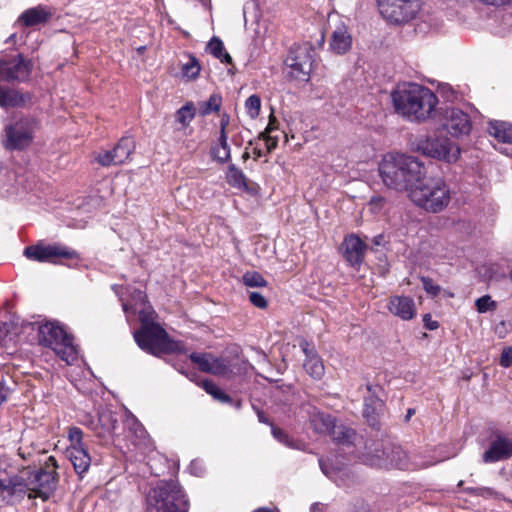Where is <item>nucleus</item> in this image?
Segmentation results:
<instances>
[{
	"label": "nucleus",
	"mask_w": 512,
	"mask_h": 512,
	"mask_svg": "<svg viewBox=\"0 0 512 512\" xmlns=\"http://www.w3.org/2000/svg\"><path fill=\"white\" fill-rule=\"evenodd\" d=\"M253 512H279V511L277 509H269V508L262 507V508H258L256 510H254Z\"/></svg>",
	"instance_id": "obj_59"
},
{
	"label": "nucleus",
	"mask_w": 512,
	"mask_h": 512,
	"mask_svg": "<svg viewBox=\"0 0 512 512\" xmlns=\"http://www.w3.org/2000/svg\"><path fill=\"white\" fill-rule=\"evenodd\" d=\"M70 447L67 449L68 457L75 472L82 476L91 464V457L83 443V431L79 427H71L68 431Z\"/></svg>",
	"instance_id": "obj_14"
},
{
	"label": "nucleus",
	"mask_w": 512,
	"mask_h": 512,
	"mask_svg": "<svg viewBox=\"0 0 512 512\" xmlns=\"http://www.w3.org/2000/svg\"><path fill=\"white\" fill-rule=\"evenodd\" d=\"M227 181L233 187L242 190H248V184L245 174L235 165L229 166L227 172Z\"/></svg>",
	"instance_id": "obj_35"
},
{
	"label": "nucleus",
	"mask_w": 512,
	"mask_h": 512,
	"mask_svg": "<svg viewBox=\"0 0 512 512\" xmlns=\"http://www.w3.org/2000/svg\"><path fill=\"white\" fill-rule=\"evenodd\" d=\"M227 139V134L219 135L218 145L211 150L214 159L220 163H226L230 159V146Z\"/></svg>",
	"instance_id": "obj_34"
},
{
	"label": "nucleus",
	"mask_w": 512,
	"mask_h": 512,
	"mask_svg": "<svg viewBox=\"0 0 512 512\" xmlns=\"http://www.w3.org/2000/svg\"><path fill=\"white\" fill-rule=\"evenodd\" d=\"M396 112L411 122H424L432 117L437 96L427 87L415 83L399 85L392 93Z\"/></svg>",
	"instance_id": "obj_1"
},
{
	"label": "nucleus",
	"mask_w": 512,
	"mask_h": 512,
	"mask_svg": "<svg viewBox=\"0 0 512 512\" xmlns=\"http://www.w3.org/2000/svg\"><path fill=\"white\" fill-rule=\"evenodd\" d=\"M352 46V37L344 23H340L331 35L330 48L336 54L342 55L350 50Z\"/></svg>",
	"instance_id": "obj_24"
},
{
	"label": "nucleus",
	"mask_w": 512,
	"mask_h": 512,
	"mask_svg": "<svg viewBox=\"0 0 512 512\" xmlns=\"http://www.w3.org/2000/svg\"><path fill=\"white\" fill-rule=\"evenodd\" d=\"M387 309L391 314L404 321L411 320L416 315L415 302L409 296H391L387 303Z\"/></svg>",
	"instance_id": "obj_22"
},
{
	"label": "nucleus",
	"mask_w": 512,
	"mask_h": 512,
	"mask_svg": "<svg viewBox=\"0 0 512 512\" xmlns=\"http://www.w3.org/2000/svg\"><path fill=\"white\" fill-rule=\"evenodd\" d=\"M207 50L222 63L231 64L232 57L225 51L223 42L218 37H213L207 45Z\"/></svg>",
	"instance_id": "obj_33"
},
{
	"label": "nucleus",
	"mask_w": 512,
	"mask_h": 512,
	"mask_svg": "<svg viewBox=\"0 0 512 512\" xmlns=\"http://www.w3.org/2000/svg\"><path fill=\"white\" fill-rule=\"evenodd\" d=\"M421 0H378L381 15L391 23L413 20L421 9Z\"/></svg>",
	"instance_id": "obj_11"
},
{
	"label": "nucleus",
	"mask_w": 512,
	"mask_h": 512,
	"mask_svg": "<svg viewBox=\"0 0 512 512\" xmlns=\"http://www.w3.org/2000/svg\"><path fill=\"white\" fill-rule=\"evenodd\" d=\"M137 345L152 355L159 356L173 350V343L160 325L140 327L133 333Z\"/></svg>",
	"instance_id": "obj_10"
},
{
	"label": "nucleus",
	"mask_w": 512,
	"mask_h": 512,
	"mask_svg": "<svg viewBox=\"0 0 512 512\" xmlns=\"http://www.w3.org/2000/svg\"><path fill=\"white\" fill-rule=\"evenodd\" d=\"M139 320L141 322V327L158 325L157 323L153 322L151 313L144 310L139 312Z\"/></svg>",
	"instance_id": "obj_51"
},
{
	"label": "nucleus",
	"mask_w": 512,
	"mask_h": 512,
	"mask_svg": "<svg viewBox=\"0 0 512 512\" xmlns=\"http://www.w3.org/2000/svg\"><path fill=\"white\" fill-rule=\"evenodd\" d=\"M122 307H123L124 312H128V310H129V306H128V304H127V303H123V304H122Z\"/></svg>",
	"instance_id": "obj_63"
},
{
	"label": "nucleus",
	"mask_w": 512,
	"mask_h": 512,
	"mask_svg": "<svg viewBox=\"0 0 512 512\" xmlns=\"http://www.w3.org/2000/svg\"><path fill=\"white\" fill-rule=\"evenodd\" d=\"M498 149H499V151H500L501 153H504V154H506V155H508V156H511V157H512V148L510 149V151H508V150H506V149H501V148H498Z\"/></svg>",
	"instance_id": "obj_61"
},
{
	"label": "nucleus",
	"mask_w": 512,
	"mask_h": 512,
	"mask_svg": "<svg viewBox=\"0 0 512 512\" xmlns=\"http://www.w3.org/2000/svg\"><path fill=\"white\" fill-rule=\"evenodd\" d=\"M317 505H318V504H313V505L311 506V510H312V512H314L315 510H317V507H316Z\"/></svg>",
	"instance_id": "obj_64"
},
{
	"label": "nucleus",
	"mask_w": 512,
	"mask_h": 512,
	"mask_svg": "<svg viewBox=\"0 0 512 512\" xmlns=\"http://www.w3.org/2000/svg\"><path fill=\"white\" fill-rule=\"evenodd\" d=\"M201 387L210 394L214 399L222 403L231 404L233 402L232 398L224 393L213 381L205 379L201 382Z\"/></svg>",
	"instance_id": "obj_36"
},
{
	"label": "nucleus",
	"mask_w": 512,
	"mask_h": 512,
	"mask_svg": "<svg viewBox=\"0 0 512 512\" xmlns=\"http://www.w3.org/2000/svg\"><path fill=\"white\" fill-rule=\"evenodd\" d=\"M366 387L369 395L364 399L363 416L370 425L374 426L383 410L384 402L378 397V392L381 390L379 386L368 384Z\"/></svg>",
	"instance_id": "obj_21"
},
{
	"label": "nucleus",
	"mask_w": 512,
	"mask_h": 512,
	"mask_svg": "<svg viewBox=\"0 0 512 512\" xmlns=\"http://www.w3.org/2000/svg\"><path fill=\"white\" fill-rule=\"evenodd\" d=\"M271 433L277 441L284 444L285 446L295 449L299 448L297 443L293 439H291L289 435L281 428H278L275 425H271Z\"/></svg>",
	"instance_id": "obj_42"
},
{
	"label": "nucleus",
	"mask_w": 512,
	"mask_h": 512,
	"mask_svg": "<svg viewBox=\"0 0 512 512\" xmlns=\"http://www.w3.org/2000/svg\"><path fill=\"white\" fill-rule=\"evenodd\" d=\"M118 421L111 411H103L99 413L98 425L94 427L96 434L100 438L111 436L116 430Z\"/></svg>",
	"instance_id": "obj_27"
},
{
	"label": "nucleus",
	"mask_w": 512,
	"mask_h": 512,
	"mask_svg": "<svg viewBox=\"0 0 512 512\" xmlns=\"http://www.w3.org/2000/svg\"><path fill=\"white\" fill-rule=\"evenodd\" d=\"M245 108L248 115L252 118H255L259 115L261 109V100L257 95H251L245 102Z\"/></svg>",
	"instance_id": "obj_44"
},
{
	"label": "nucleus",
	"mask_w": 512,
	"mask_h": 512,
	"mask_svg": "<svg viewBox=\"0 0 512 512\" xmlns=\"http://www.w3.org/2000/svg\"><path fill=\"white\" fill-rule=\"evenodd\" d=\"M188 58V62L182 65V75L187 79H196L200 73L201 66L195 56L189 55Z\"/></svg>",
	"instance_id": "obj_40"
},
{
	"label": "nucleus",
	"mask_w": 512,
	"mask_h": 512,
	"mask_svg": "<svg viewBox=\"0 0 512 512\" xmlns=\"http://www.w3.org/2000/svg\"><path fill=\"white\" fill-rule=\"evenodd\" d=\"M23 254L30 260L37 262H49L52 264L62 263L63 259H79L77 251L59 243L51 245H31L24 249Z\"/></svg>",
	"instance_id": "obj_12"
},
{
	"label": "nucleus",
	"mask_w": 512,
	"mask_h": 512,
	"mask_svg": "<svg viewBox=\"0 0 512 512\" xmlns=\"http://www.w3.org/2000/svg\"><path fill=\"white\" fill-rule=\"evenodd\" d=\"M414 146L417 152L447 163L456 162L461 152L459 146L447 137L422 136Z\"/></svg>",
	"instance_id": "obj_8"
},
{
	"label": "nucleus",
	"mask_w": 512,
	"mask_h": 512,
	"mask_svg": "<svg viewBox=\"0 0 512 512\" xmlns=\"http://www.w3.org/2000/svg\"><path fill=\"white\" fill-rule=\"evenodd\" d=\"M249 301L251 304L259 309H265L268 306V302L263 294L260 292L252 291L249 292Z\"/></svg>",
	"instance_id": "obj_47"
},
{
	"label": "nucleus",
	"mask_w": 512,
	"mask_h": 512,
	"mask_svg": "<svg viewBox=\"0 0 512 512\" xmlns=\"http://www.w3.org/2000/svg\"><path fill=\"white\" fill-rule=\"evenodd\" d=\"M491 136L503 144H512V125L504 121H491L488 126Z\"/></svg>",
	"instance_id": "obj_29"
},
{
	"label": "nucleus",
	"mask_w": 512,
	"mask_h": 512,
	"mask_svg": "<svg viewBox=\"0 0 512 512\" xmlns=\"http://www.w3.org/2000/svg\"><path fill=\"white\" fill-rule=\"evenodd\" d=\"M500 365L508 368L512 365V347L505 348L500 357Z\"/></svg>",
	"instance_id": "obj_49"
},
{
	"label": "nucleus",
	"mask_w": 512,
	"mask_h": 512,
	"mask_svg": "<svg viewBox=\"0 0 512 512\" xmlns=\"http://www.w3.org/2000/svg\"><path fill=\"white\" fill-rule=\"evenodd\" d=\"M379 173L387 187L396 191H405L409 197L411 190L422 180L426 171L423 163L416 157L388 154L379 165Z\"/></svg>",
	"instance_id": "obj_2"
},
{
	"label": "nucleus",
	"mask_w": 512,
	"mask_h": 512,
	"mask_svg": "<svg viewBox=\"0 0 512 512\" xmlns=\"http://www.w3.org/2000/svg\"><path fill=\"white\" fill-rule=\"evenodd\" d=\"M242 282L247 287H265L267 285V281L256 271L246 272L242 276Z\"/></svg>",
	"instance_id": "obj_41"
},
{
	"label": "nucleus",
	"mask_w": 512,
	"mask_h": 512,
	"mask_svg": "<svg viewBox=\"0 0 512 512\" xmlns=\"http://www.w3.org/2000/svg\"><path fill=\"white\" fill-rule=\"evenodd\" d=\"M512 457V437L503 432H496L490 441L488 449L482 454L486 464L504 461Z\"/></svg>",
	"instance_id": "obj_17"
},
{
	"label": "nucleus",
	"mask_w": 512,
	"mask_h": 512,
	"mask_svg": "<svg viewBox=\"0 0 512 512\" xmlns=\"http://www.w3.org/2000/svg\"><path fill=\"white\" fill-rule=\"evenodd\" d=\"M389 468L401 470L422 469L435 464V462H419L416 459L410 460L407 453L396 445H389Z\"/></svg>",
	"instance_id": "obj_18"
},
{
	"label": "nucleus",
	"mask_w": 512,
	"mask_h": 512,
	"mask_svg": "<svg viewBox=\"0 0 512 512\" xmlns=\"http://www.w3.org/2000/svg\"><path fill=\"white\" fill-rule=\"evenodd\" d=\"M16 477L21 484L16 494L27 493L29 498L38 497L47 500L55 489V477L51 472L43 469L28 471Z\"/></svg>",
	"instance_id": "obj_7"
},
{
	"label": "nucleus",
	"mask_w": 512,
	"mask_h": 512,
	"mask_svg": "<svg viewBox=\"0 0 512 512\" xmlns=\"http://www.w3.org/2000/svg\"><path fill=\"white\" fill-rule=\"evenodd\" d=\"M114 154L117 155L118 163L124 164L130 159L131 154L135 150V141L130 136L122 137L115 145Z\"/></svg>",
	"instance_id": "obj_31"
},
{
	"label": "nucleus",
	"mask_w": 512,
	"mask_h": 512,
	"mask_svg": "<svg viewBox=\"0 0 512 512\" xmlns=\"http://www.w3.org/2000/svg\"><path fill=\"white\" fill-rule=\"evenodd\" d=\"M38 339L42 346L51 348L67 364H72L77 359L73 336L58 322L47 321L41 324Z\"/></svg>",
	"instance_id": "obj_6"
},
{
	"label": "nucleus",
	"mask_w": 512,
	"mask_h": 512,
	"mask_svg": "<svg viewBox=\"0 0 512 512\" xmlns=\"http://www.w3.org/2000/svg\"><path fill=\"white\" fill-rule=\"evenodd\" d=\"M32 62L22 54L6 55L0 53V81L25 82L32 72Z\"/></svg>",
	"instance_id": "obj_13"
},
{
	"label": "nucleus",
	"mask_w": 512,
	"mask_h": 512,
	"mask_svg": "<svg viewBox=\"0 0 512 512\" xmlns=\"http://www.w3.org/2000/svg\"><path fill=\"white\" fill-rule=\"evenodd\" d=\"M463 491L472 496L484 499H501L502 494L492 487H465Z\"/></svg>",
	"instance_id": "obj_39"
},
{
	"label": "nucleus",
	"mask_w": 512,
	"mask_h": 512,
	"mask_svg": "<svg viewBox=\"0 0 512 512\" xmlns=\"http://www.w3.org/2000/svg\"><path fill=\"white\" fill-rule=\"evenodd\" d=\"M197 466V463L196 462H191L190 466H189V469L191 471V473H194V474H198L196 471H195V468Z\"/></svg>",
	"instance_id": "obj_60"
},
{
	"label": "nucleus",
	"mask_w": 512,
	"mask_h": 512,
	"mask_svg": "<svg viewBox=\"0 0 512 512\" xmlns=\"http://www.w3.org/2000/svg\"><path fill=\"white\" fill-rule=\"evenodd\" d=\"M308 344L305 343L303 351L306 354V360L304 362V369L314 379H320L324 375V365L321 358L307 348Z\"/></svg>",
	"instance_id": "obj_28"
},
{
	"label": "nucleus",
	"mask_w": 512,
	"mask_h": 512,
	"mask_svg": "<svg viewBox=\"0 0 512 512\" xmlns=\"http://www.w3.org/2000/svg\"><path fill=\"white\" fill-rule=\"evenodd\" d=\"M415 412L416 411L414 408H409L405 416V421L408 422L411 419V417L415 414Z\"/></svg>",
	"instance_id": "obj_58"
},
{
	"label": "nucleus",
	"mask_w": 512,
	"mask_h": 512,
	"mask_svg": "<svg viewBox=\"0 0 512 512\" xmlns=\"http://www.w3.org/2000/svg\"><path fill=\"white\" fill-rule=\"evenodd\" d=\"M19 486H21L19 479L7 475L6 463L0 458V493L16 495V491L20 489Z\"/></svg>",
	"instance_id": "obj_30"
},
{
	"label": "nucleus",
	"mask_w": 512,
	"mask_h": 512,
	"mask_svg": "<svg viewBox=\"0 0 512 512\" xmlns=\"http://www.w3.org/2000/svg\"><path fill=\"white\" fill-rule=\"evenodd\" d=\"M52 14L43 6H37L24 11L18 21L24 26L31 27L47 22Z\"/></svg>",
	"instance_id": "obj_26"
},
{
	"label": "nucleus",
	"mask_w": 512,
	"mask_h": 512,
	"mask_svg": "<svg viewBox=\"0 0 512 512\" xmlns=\"http://www.w3.org/2000/svg\"><path fill=\"white\" fill-rule=\"evenodd\" d=\"M420 280L422 282L423 289L429 295H431L433 297H436L440 293V291H441L440 286L435 284L434 281L431 278L422 276L420 278Z\"/></svg>",
	"instance_id": "obj_46"
},
{
	"label": "nucleus",
	"mask_w": 512,
	"mask_h": 512,
	"mask_svg": "<svg viewBox=\"0 0 512 512\" xmlns=\"http://www.w3.org/2000/svg\"><path fill=\"white\" fill-rule=\"evenodd\" d=\"M409 199L429 213H439L448 207L451 190L441 177L424 176L411 190Z\"/></svg>",
	"instance_id": "obj_3"
},
{
	"label": "nucleus",
	"mask_w": 512,
	"mask_h": 512,
	"mask_svg": "<svg viewBox=\"0 0 512 512\" xmlns=\"http://www.w3.org/2000/svg\"><path fill=\"white\" fill-rule=\"evenodd\" d=\"M441 126L451 137L460 139L469 136L473 123L467 112L451 107L446 109Z\"/></svg>",
	"instance_id": "obj_15"
},
{
	"label": "nucleus",
	"mask_w": 512,
	"mask_h": 512,
	"mask_svg": "<svg viewBox=\"0 0 512 512\" xmlns=\"http://www.w3.org/2000/svg\"><path fill=\"white\" fill-rule=\"evenodd\" d=\"M256 413H257L259 422L270 425V426L273 425V423L270 422L269 418L266 416V414L263 411L257 409Z\"/></svg>",
	"instance_id": "obj_55"
},
{
	"label": "nucleus",
	"mask_w": 512,
	"mask_h": 512,
	"mask_svg": "<svg viewBox=\"0 0 512 512\" xmlns=\"http://www.w3.org/2000/svg\"><path fill=\"white\" fill-rule=\"evenodd\" d=\"M259 137L264 139L267 152H271L277 147L278 137L270 136L266 132H262Z\"/></svg>",
	"instance_id": "obj_48"
},
{
	"label": "nucleus",
	"mask_w": 512,
	"mask_h": 512,
	"mask_svg": "<svg viewBox=\"0 0 512 512\" xmlns=\"http://www.w3.org/2000/svg\"><path fill=\"white\" fill-rule=\"evenodd\" d=\"M331 435L333 441H335L337 444L341 445H350L353 444L356 432L354 429L345 427V426H334V429L329 434Z\"/></svg>",
	"instance_id": "obj_32"
},
{
	"label": "nucleus",
	"mask_w": 512,
	"mask_h": 512,
	"mask_svg": "<svg viewBox=\"0 0 512 512\" xmlns=\"http://www.w3.org/2000/svg\"><path fill=\"white\" fill-rule=\"evenodd\" d=\"M343 256L351 266L362 264L366 252V244L355 234L345 237L343 244Z\"/></svg>",
	"instance_id": "obj_20"
},
{
	"label": "nucleus",
	"mask_w": 512,
	"mask_h": 512,
	"mask_svg": "<svg viewBox=\"0 0 512 512\" xmlns=\"http://www.w3.org/2000/svg\"><path fill=\"white\" fill-rule=\"evenodd\" d=\"M314 49L310 43L293 44L285 58L288 74L296 80L307 81L313 65Z\"/></svg>",
	"instance_id": "obj_9"
},
{
	"label": "nucleus",
	"mask_w": 512,
	"mask_h": 512,
	"mask_svg": "<svg viewBox=\"0 0 512 512\" xmlns=\"http://www.w3.org/2000/svg\"><path fill=\"white\" fill-rule=\"evenodd\" d=\"M475 305L479 313H485L491 309H494L496 306L495 302L492 301L491 297L488 295H484L478 298L475 302Z\"/></svg>",
	"instance_id": "obj_45"
},
{
	"label": "nucleus",
	"mask_w": 512,
	"mask_h": 512,
	"mask_svg": "<svg viewBox=\"0 0 512 512\" xmlns=\"http://www.w3.org/2000/svg\"><path fill=\"white\" fill-rule=\"evenodd\" d=\"M424 326L429 330H435L439 327L437 321H433L430 314H425L423 316Z\"/></svg>",
	"instance_id": "obj_52"
},
{
	"label": "nucleus",
	"mask_w": 512,
	"mask_h": 512,
	"mask_svg": "<svg viewBox=\"0 0 512 512\" xmlns=\"http://www.w3.org/2000/svg\"><path fill=\"white\" fill-rule=\"evenodd\" d=\"M190 360L197 364L202 372L216 376H228L232 374L231 363L226 358L216 357L211 353H191Z\"/></svg>",
	"instance_id": "obj_16"
},
{
	"label": "nucleus",
	"mask_w": 512,
	"mask_h": 512,
	"mask_svg": "<svg viewBox=\"0 0 512 512\" xmlns=\"http://www.w3.org/2000/svg\"><path fill=\"white\" fill-rule=\"evenodd\" d=\"M363 461L371 467L389 469V445L384 447L382 444H377L374 449L368 450L363 455Z\"/></svg>",
	"instance_id": "obj_25"
},
{
	"label": "nucleus",
	"mask_w": 512,
	"mask_h": 512,
	"mask_svg": "<svg viewBox=\"0 0 512 512\" xmlns=\"http://www.w3.org/2000/svg\"><path fill=\"white\" fill-rule=\"evenodd\" d=\"M249 157H250V154H249V152H248V151H245V152L243 153V155H242V159H243L244 161H246Z\"/></svg>",
	"instance_id": "obj_62"
},
{
	"label": "nucleus",
	"mask_w": 512,
	"mask_h": 512,
	"mask_svg": "<svg viewBox=\"0 0 512 512\" xmlns=\"http://www.w3.org/2000/svg\"><path fill=\"white\" fill-rule=\"evenodd\" d=\"M229 124V116L227 114L222 115L220 120V135L226 134V128Z\"/></svg>",
	"instance_id": "obj_54"
},
{
	"label": "nucleus",
	"mask_w": 512,
	"mask_h": 512,
	"mask_svg": "<svg viewBox=\"0 0 512 512\" xmlns=\"http://www.w3.org/2000/svg\"><path fill=\"white\" fill-rule=\"evenodd\" d=\"M322 472L339 487H350L356 483V476L349 468H331L323 459H319Z\"/></svg>",
	"instance_id": "obj_23"
},
{
	"label": "nucleus",
	"mask_w": 512,
	"mask_h": 512,
	"mask_svg": "<svg viewBox=\"0 0 512 512\" xmlns=\"http://www.w3.org/2000/svg\"><path fill=\"white\" fill-rule=\"evenodd\" d=\"M222 104V97L219 94H212L206 101L199 103V112L202 116L218 112Z\"/></svg>",
	"instance_id": "obj_38"
},
{
	"label": "nucleus",
	"mask_w": 512,
	"mask_h": 512,
	"mask_svg": "<svg viewBox=\"0 0 512 512\" xmlns=\"http://www.w3.org/2000/svg\"><path fill=\"white\" fill-rule=\"evenodd\" d=\"M40 130L39 120L32 115H14L4 126L1 144L6 151L27 149Z\"/></svg>",
	"instance_id": "obj_4"
},
{
	"label": "nucleus",
	"mask_w": 512,
	"mask_h": 512,
	"mask_svg": "<svg viewBox=\"0 0 512 512\" xmlns=\"http://www.w3.org/2000/svg\"><path fill=\"white\" fill-rule=\"evenodd\" d=\"M262 155H263V151L260 148H258V147H254L253 148V158H254V160H257Z\"/></svg>",
	"instance_id": "obj_57"
},
{
	"label": "nucleus",
	"mask_w": 512,
	"mask_h": 512,
	"mask_svg": "<svg viewBox=\"0 0 512 512\" xmlns=\"http://www.w3.org/2000/svg\"><path fill=\"white\" fill-rule=\"evenodd\" d=\"M148 512H187L188 500L175 481H159L146 495Z\"/></svg>",
	"instance_id": "obj_5"
},
{
	"label": "nucleus",
	"mask_w": 512,
	"mask_h": 512,
	"mask_svg": "<svg viewBox=\"0 0 512 512\" xmlns=\"http://www.w3.org/2000/svg\"><path fill=\"white\" fill-rule=\"evenodd\" d=\"M385 202V198L381 196H376L371 198L369 205L372 211L379 212L382 210Z\"/></svg>",
	"instance_id": "obj_50"
},
{
	"label": "nucleus",
	"mask_w": 512,
	"mask_h": 512,
	"mask_svg": "<svg viewBox=\"0 0 512 512\" xmlns=\"http://www.w3.org/2000/svg\"><path fill=\"white\" fill-rule=\"evenodd\" d=\"M9 394V388L3 381L0 382V406L7 400Z\"/></svg>",
	"instance_id": "obj_53"
},
{
	"label": "nucleus",
	"mask_w": 512,
	"mask_h": 512,
	"mask_svg": "<svg viewBox=\"0 0 512 512\" xmlns=\"http://www.w3.org/2000/svg\"><path fill=\"white\" fill-rule=\"evenodd\" d=\"M275 122L276 119L274 116H270L268 126L266 127L265 131L266 134H270L275 129Z\"/></svg>",
	"instance_id": "obj_56"
},
{
	"label": "nucleus",
	"mask_w": 512,
	"mask_h": 512,
	"mask_svg": "<svg viewBox=\"0 0 512 512\" xmlns=\"http://www.w3.org/2000/svg\"><path fill=\"white\" fill-rule=\"evenodd\" d=\"M117 155L114 154V149L101 151L96 156V161L104 167L112 165H120L117 160Z\"/></svg>",
	"instance_id": "obj_43"
},
{
	"label": "nucleus",
	"mask_w": 512,
	"mask_h": 512,
	"mask_svg": "<svg viewBox=\"0 0 512 512\" xmlns=\"http://www.w3.org/2000/svg\"><path fill=\"white\" fill-rule=\"evenodd\" d=\"M303 411L308 415L313 430L318 434H330L334 429L335 419L327 413L320 411L318 408L305 404Z\"/></svg>",
	"instance_id": "obj_19"
},
{
	"label": "nucleus",
	"mask_w": 512,
	"mask_h": 512,
	"mask_svg": "<svg viewBox=\"0 0 512 512\" xmlns=\"http://www.w3.org/2000/svg\"><path fill=\"white\" fill-rule=\"evenodd\" d=\"M195 114L196 111L194 104L192 102H187L184 106L176 111L175 118L183 128H186L194 119Z\"/></svg>",
	"instance_id": "obj_37"
}]
</instances>
